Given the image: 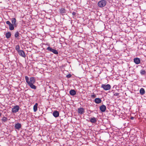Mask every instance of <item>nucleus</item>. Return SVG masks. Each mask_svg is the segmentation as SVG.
Returning <instances> with one entry per match:
<instances>
[{
    "mask_svg": "<svg viewBox=\"0 0 146 146\" xmlns=\"http://www.w3.org/2000/svg\"><path fill=\"white\" fill-rule=\"evenodd\" d=\"M59 12L60 14L62 15L66 14L67 11L64 7L61 8L59 9Z\"/></svg>",
    "mask_w": 146,
    "mask_h": 146,
    "instance_id": "39448f33",
    "label": "nucleus"
},
{
    "mask_svg": "<svg viewBox=\"0 0 146 146\" xmlns=\"http://www.w3.org/2000/svg\"><path fill=\"white\" fill-rule=\"evenodd\" d=\"M140 73L142 75H146V71L144 70H142L140 71Z\"/></svg>",
    "mask_w": 146,
    "mask_h": 146,
    "instance_id": "5701e85b",
    "label": "nucleus"
},
{
    "mask_svg": "<svg viewBox=\"0 0 146 146\" xmlns=\"http://www.w3.org/2000/svg\"><path fill=\"white\" fill-rule=\"evenodd\" d=\"M19 110V107L18 106H16L14 107L12 110L13 113H15L18 112Z\"/></svg>",
    "mask_w": 146,
    "mask_h": 146,
    "instance_id": "423d86ee",
    "label": "nucleus"
},
{
    "mask_svg": "<svg viewBox=\"0 0 146 146\" xmlns=\"http://www.w3.org/2000/svg\"><path fill=\"white\" fill-rule=\"evenodd\" d=\"M53 115L55 117H57L59 116V113L58 111H56L53 112Z\"/></svg>",
    "mask_w": 146,
    "mask_h": 146,
    "instance_id": "2eb2a0df",
    "label": "nucleus"
},
{
    "mask_svg": "<svg viewBox=\"0 0 146 146\" xmlns=\"http://www.w3.org/2000/svg\"><path fill=\"white\" fill-rule=\"evenodd\" d=\"M11 34L10 32H8L6 33L5 34L6 37L7 38H9L11 36Z\"/></svg>",
    "mask_w": 146,
    "mask_h": 146,
    "instance_id": "6ab92c4d",
    "label": "nucleus"
},
{
    "mask_svg": "<svg viewBox=\"0 0 146 146\" xmlns=\"http://www.w3.org/2000/svg\"><path fill=\"white\" fill-rule=\"evenodd\" d=\"M12 24L16 28L18 26V23H16V20L15 18H13L11 19Z\"/></svg>",
    "mask_w": 146,
    "mask_h": 146,
    "instance_id": "0eeeda50",
    "label": "nucleus"
},
{
    "mask_svg": "<svg viewBox=\"0 0 146 146\" xmlns=\"http://www.w3.org/2000/svg\"><path fill=\"white\" fill-rule=\"evenodd\" d=\"M106 106L104 105H102L100 107V110L102 112H105L106 110Z\"/></svg>",
    "mask_w": 146,
    "mask_h": 146,
    "instance_id": "1a4fd4ad",
    "label": "nucleus"
},
{
    "mask_svg": "<svg viewBox=\"0 0 146 146\" xmlns=\"http://www.w3.org/2000/svg\"><path fill=\"white\" fill-rule=\"evenodd\" d=\"M118 3V0H112L111 4L112 5L116 6Z\"/></svg>",
    "mask_w": 146,
    "mask_h": 146,
    "instance_id": "dca6fc26",
    "label": "nucleus"
},
{
    "mask_svg": "<svg viewBox=\"0 0 146 146\" xmlns=\"http://www.w3.org/2000/svg\"><path fill=\"white\" fill-rule=\"evenodd\" d=\"M119 94L117 93H115L114 94V95L115 96H118Z\"/></svg>",
    "mask_w": 146,
    "mask_h": 146,
    "instance_id": "7c9ffc66",
    "label": "nucleus"
},
{
    "mask_svg": "<svg viewBox=\"0 0 146 146\" xmlns=\"http://www.w3.org/2000/svg\"><path fill=\"white\" fill-rule=\"evenodd\" d=\"M24 31H23L20 30L19 31H17L15 33L14 36L16 39H17L19 40L21 39V34L20 33H23Z\"/></svg>",
    "mask_w": 146,
    "mask_h": 146,
    "instance_id": "f257e3e1",
    "label": "nucleus"
},
{
    "mask_svg": "<svg viewBox=\"0 0 146 146\" xmlns=\"http://www.w3.org/2000/svg\"><path fill=\"white\" fill-rule=\"evenodd\" d=\"M1 113L0 112V117H1Z\"/></svg>",
    "mask_w": 146,
    "mask_h": 146,
    "instance_id": "72a5a7b5",
    "label": "nucleus"
},
{
    "mask_svg": "<svg viewBox=\"0 0 146 146\" xmlns=\"http://www.w3.org/2000/svg\"><path fill=\"white\" fill-rule=\"evenodd\" d=\"M15 26L12 24L9 27V29L11 31H12L14 29Z\"/></svg>",
    "mask_w": 146,
    "mask_h": 146,
    "instance_id": "b1692460",
    "label": "nucleus"
},
{
    "mask_svg": "<svg viewBox=\"0 0 146 146\" xmlns=\"http://www.w3.org/2000/svg\"><path fill=\"white\" fill-rule=\"evenodd\" d=\"M46 50L49 51L53 52L55 54L57 55L58 54V52L57 50L52 48L50 46L46 48Z\"/></svg>",
    "mask_w": 146,
    "mask_h": 146,
    "instance_id": "20e7f679",
    "label": "nucleus"
},
{
    "mask_svg": "<svg viewBox=\"0 0 146 146\" xmlns=\"http://www.w3.org/2000/svg\"><path fill=\"white\" fill-rule=\"evenodd\" d=\"M25 78L26 82L28 84L30 83V82H29V78L28 76H25Z\"/></svg>",
    "mask_w": 146,
    "mask_h": 146,
    "instance_id": "393cba45",
    "label": "nucleus"
},
{
    "mask_svg": "<svg viewBox=\"0 0 146 146\" xmlns=\"http://www.w3.org/2000/svg\"><path fill=\"white\" fill-rule=\"evenodd\" d=\"M70 94L72 96H74L76 94V92L74 90H71L69 92Z\"/></svg>",
    "mask_w": 146,
    "mask_h": 146,
    "instance_id": "a211bd4d",
    "label": "nucleus"
},
{
    "mask_svg": "<svg viewBox=\"0 0 146 146\" xmlns=\"http://www.w3.org/2000/svg\"><path fill=\"white\" fill-rule=\"evenodd\" d=\"M91 97L92 98H94L96 97V96L94 93H93L91 95Z\"/></svg>",
    "mask_w": 146,
    "mask_h": 146,
    "instance_id": "cd10ccee",
    "label": "nucleus"
},
{
    "mask_svg": "<svg viewBox=\"0 0 146 146\" xmlns=\"http://www.w3.org/2000/svg\"><path fill=\"white\" fill-rule=\"evenodd\" d=\"M106 3L107 2L105 0H102L98 3V6L102 8L105 7Z\"/></svg>",
    "mask_w": 146,
    "mask_h": 146,
    "instance_id": "f03ea898",
    "label": "nucleus"
},
{
    "mask_svg": "<svg viewBox=\"0 0 146 146\" xmlns=\"http://www.w3.org/2000/svg\"><path fill=\"white\" fill-rule=\"evenodd\" d=\"M76 13L75 12H73L72 13V14L73 15V16H74V15H76Z\"/></svg>",
    "mask_w": 146,
    "mask_h": 146,
    "instance_id": "2f4dec72",
    "label": "nucleus"
},
{
    "mask_svg": "<svg viewBox=\"0 0 146 146\" xmlns=\"http://www.w3.org/2000/svg\"><path fill=\"white\" fill-rule=\"evenodd\" d=\"M8 118L7 117L4 116L3 118L1 119V120L4 122H5L7 121Z\"/></svg>",
    "mask_w": 146,
    "mask_h": 146,
    "instance_id": "a878e982",
    "label": "nucleus"
},
{
    "mask_svg": "<svg viewBox=\"0 0 146 146\" xmlns=\"http://www.w3.org/2000/svg\"><path fill=\"white\" fill-rule=\"evenodd\" d=\"M140 93L141 95H142L145 93V90L143 88H141L140 90Z\"/></svg>",
    "mask_w": 146,
    "mask_h": 146,
    "instance_id": "4be33fe9",
    "label": "nucleus"
},
{
    "mask_svg": "<svg viewBox=\"0 0 146 146\" xmlns=\"http://www.w3.org/2000/svg\"><path fill=\"white\" fill-rule=\"evenodd\" d=\"M131 118V119L132 120V119H134V117H131L130 118Z\"/></svg>",
    "mask_w": 146,
    "mask_h": 146,
    "instance_id": "473e14b6",
    "label": "nucleus"
},
{
    "mask_svg": "<svg viewBox=\"0 0 146 146\" xmlns=\"http://www.w3.org/2000/svg\"><path fill=\"white\" fill-rule=\"evenodd\" d=\"M15 50L18 52L20 50V46L19 45H17L15 47Z\"/></svg>",
    "mask_w": 146,
    "mask_h": 146,
    "instance_id": "bb28decb",
    "label": "nucleus"
},
{
    "mask_svg": "<svg viewBox=\"0 0 146 146\" xmlns=\"http://www.w3.org/2000/svg\"><path fill=\"white\" fill-rule=\"evenodd\" d=\"M94 102L96 104H99L101 102L102 100L99 98H96L94 100Z\"/></svg>",
    "mask_w": 146,
    "mask_h": 146,
    "instance_id": "4468645a",
    "label": "nucleus"
},
{
    "mask_svg": "<svg viewBox=\"0 0 146 146\" xmlns=\"http://www.w3.org/2000/svg\"><path fill=\"white\" fill-rule=\"evenodd\" d=\"M97 118L93 117L91 118L90 121L92 123H96L97 121Z\"/></svg>",
    "mask_w": 146,
    "mask_h": 146,
    "instance_id": "ddd939ff",
    "label": "nucleus"
},
{
    "mask_svg": "<svg viewBox=\"0 0 146 146\" xmlns=\"http://www.w3.org/2000/svg\"><path fill=\"white\" fill-rule=\"evenodd\" d=\"M38 104L37 103L35 104L33 106V110L34 112H36L37 110V106Z\"/></svg>",
    "mask_w": 146,
    "mask_h": 146,
    "instance_id": "412c9836",
    "label": "nucleus"
},
{
    "mask_svg": "<svg viewBox=\"0 0 146 146\" xmlns=\"http://www.w3.org/2000/svg\"><path fill=\"white\" fill-rule=\"evenodd\" d=\"M72 76V75L71 74H68L66 76V77L67 78H71Z\"/></svg>",
    "mask_w": 146,
    "mask_h": 146,
    "instance_id": "c756f323",
    "label": "nucleus"
},
{
    "mask_svg": "<svg viewBox=\"0 0 146 146\" xmlns=\"http://www.w3.org/2000/svg\"><path fill=\"white\" fill-rule=\"evenodd\" d=\"M33 84H31V83H30L28 85V86H29L31 88L34 89H36V87Z\"/></svg>",
    "mask_w": 146,
    "mask_h": 146,
    "instance_id": "aec40b11",
    "label": "nucleus"
},
{
    "mask_svg": "<svg viewBox=\"0 0 146 146\" xmlns=\"http://www.w3.org/2000/svg\"><path fill=\"white\" fill-rule=\"evenodd\" d=\"M78 112L79 114H82L85 112L84 109L82 108H78Z\"/></svg>",
    "mask_w": 146,
    "mask_h": 146,
    "instance_id": "f8f14e48",
    "label": "nucleus"
},
{
    "mask_svg": "<svg viewBox=\"0 0 146 146\" xmlns=\"http://www.w3.org/2000/svg\"><path fill=\"white\" fill-rule=\"evenodd\" d=\"M101 88H103L105 90H110L111 88V86L109 84H102Z\"/></svg>",
    "mask_w": 146,
    "mask_h": 146,
    "instance_id": "7ed1b4c3",
    "label": "nucleus"
},
{
    "mask_svg": "<svg viewBox=\"0 0 146 146\" xmlns=\"http://www.w3.org/2000/svg\"><path fill=\"white\" fill-rule=\"evenodd\" d=\"M35 82V80L34 77H31L29 79V82L31 84H34Z\"/></svg>",
    "mask_w": 146,
    "mask_h": 146,
    "instance_id": "f3484780",
    "label": "nucleus"
},
{
    "mask_svg": "<svg viewBox=\"0 0 146 146\" xmlns=\"http://www.w3.org/2000/svg\"><path fill=\"white\" fill-rule=\"evenodd\" d=\"M6 23L9 25V27L12 24L9 21H7L6 22Z\"/></svg>",
    "mask_w": 146,
    "mask_h": 146,
    "instance_id": "c85d7f7f",
    "label": "nucleus"
},
{
    "mask_svg": "<svg viewBox=\"0 0 146 146\" xmlns=\"http://www.w3.org/2000/svg\"><path fill=\"white\" fill-rule=\"evenodd\" d=\"M133 61L136 64H138L140 63L142 64V62H141V60L140 58L137 57L134 58Z\"/></svg>",
    "mask_w": 146,
    "mask_h": 146,
    "instance_id": "6e6552de",
    "label": "nucleus"
},
{
    "mask_svg": "<svg viewBox=\"0 0 146 146\" xmlns=\"http://www.w3.org/2000/svg\"><path fill=\"white\" fill-rule=\"evenodd\" d=\"M19 54L21 56L23 57H25L26 55H25V52L22 50H20L18 52Z\"/></svg>",
    "mask_w": 146,
    "mask_h": 146,
    "instance_id": "9b49d317",
    "label": "nucleus"
},
{
    "mask_svg": "<svg viewBox=\"0 0 146 146\" xmlns=\"http://www.w3.org/2000/svg\"><path fill=\"white\" fill-rule=\"evenodd\" d=\"M22 125L21 124L19 123H17L15 124V129L19 130L21 128Z\"/></svg>",
    "mask_w": 146,
    "mask_h": 146,
    "instance_id": "9d476101",
    "label": "nucleus"
}]
</instances>
